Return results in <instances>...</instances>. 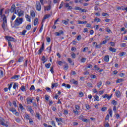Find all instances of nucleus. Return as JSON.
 <instances>
[{
  "mask_svg": "<svg viewBox=\"0 0 127 127\" xmlns=\"http://www.w3.org/2000/svg\"><path fill=\"white\" fill-rule=\"evenodd\" d=\"M20 77V75H14L11 78V79H14V81H17V80H18V79H19Z\"/></svg>",
  "mask_w": 127,
  "mask_h": 127,
  "instance_id": "423d86ee",
  "label": "nucleus"
},
{
  "mask_svg": "<svg viewBox=\"0 0 127 127\" xmlns=\"http://www.w3.org/2000/svg\"><path fill=\"white\" fill-rule=\"evenodd\" d=\"M28 111L30 112V114H32V115H33L34 111H33V110L31 109V107L30 106L28 107Z\"/></svg>",
  "mask_w": 127,
  "mask_h": 127,
  "instance_id": "412c9836",
  "label": "nucleus"
},
{
  "mask_svg": "<svg viewBox=\"0 0 127 127\" xmlns=\"http://www.w3.org/2000/svg\"><path fill=\"white\" fill-rule=\"evenodd\" d=\"M30 15L32 17H35V12L33 10L30 11Z\"/></svg>",
  "mask_w": 127,
  "mask_h": 127,
  "instance_id": "5701e85b",
  "label": "nucleus"
},
{
  "mask_svg": "<svg viewBox=\"0 0 127 127\" xmlns=\"http://www.w3.org/2000/svg\"><path fill=\"white\" fill-rule=\"evenodd\" d=\"M111 103L114 106H117L118 102L116 100H113Z\"/></svg>",
  "mask_w": 127,
  "mask_h": 127,
  "instance_id": "e433bc0d",
  "label": "nucleus"
},
{
  "mask_svg": "<svg viewBox=\"0 0 127 127\" xmlns=\"http://www.w3.org/2000/svg\"><path fill=\"white\" fill-rule=\"evenodd\" d=\"M59 86V84L57 83L52 84V89H54L55 87L56 88Z\"/></svg>",
  "mask_w": 127,
  "mask_h": 127,
  "instance_id": "2eb2a0df",
  "label": "nucleus"
},
{
  "mask_svg": "<svg viewBox=\"0 0 127 127\" xmlns=\"http://www.w3.org/2000/svg\"><path fill=\"white\" fill-rule=\"evenodd\" d=\"M70 83L74 84V85H78V81L75 80L74 79H71L70 80Z\"/></svg>",
  "mask_w": 127,
  "mask_h": 127,
  "instance_id": "ddd939ff",
  "label": "nucleus"
},
{
  "mask_svg": "<svg viewBox=\"0 0 127 127\" xmlns=\"http://www.w3.org/2000/svg\"><path fill=\"white\" fill-rule=\"evenodd\" d=\"M20 90L21 91H22V92H25L26 90H25V86H22L21 87H20Z\"/></svg>",
  "mask_w": 127,
  "mask_h": 127,
  "instance_id": "2f4dec72",
  "label": "nucleus"
},
{
  "mask_svg": "<svg viewBox=\"0 0 127 127\" xmlns=\"http://www.w3.org/2000/svg\"><path fill=\"white\" fill-rule=\"evenodd\" d=\"M75 10H82V8L79 7H75Z\"/></svg>",
  "mask_w": 127,
  "mask_h": 127,
  "instance_id": "0e129e2a",
  "label": "nucleus"
},
{
  "mask_svg": "<svg viewBox=\"0 0 127 127\" xmlns=\"http://www.w3.org/2000/svg\"><path fill=\"white\" fill-rule=\"evenodd\" d=\"M126 74L125 73L121 72L120 73L119 76L121 77H125Z\"/></svg>",
  "mask_w": 127,
  "mask_h": 127,
  "instance_id": "8fccbe9b",
  "label": "nucleus"
},
{
  "mask_svg": "<svg viewBox=\"0 0 127 127\" xmlns=\"http://www.w3.org/2000/svg\"><path fill=\"white\" fill-rule=\"evenodd\" d=\"M104 93H105L104 90L99 91L98 94L99 95H103V94H104Z\"/></svg>",
  "mask_w": 127,
  "mask_h": 127,
  "instance_id": "de8ad7c7",
  "label": "nucleus"
},
{
  "mask_svg": "<svg viewBox=\"0 0 127 127\" xmlns=\"http://www.w3.org/2000/svg\"><path fill=\"white\" fill-rule=\"evenodd\" d=\"M79 119L81 120V121H83V120H84V116L83 115H81L79 117Z\"/></svg>",
  "mask_w": 127,
  "mask_h": 127,
  "instance_id": "bf43d9fd",
  "label": "nucleus"
},
{
  "mask_svg": "<svg viewBox=\"0 0 127 127\" xmlns=\"http://www.w3.org/2000/svg\"><path fill=\"white\" fill-rule=\"evenodd\" d=\"M109 50H110V51H111V52L113 53H115L117 51V50L115 48H113V47L109 48Z\"/></svg>",
  "mask_w": 127,
  "mask_h": 127,
  "instance_id": "b1692460",
  "label": "nucleus"
},
{
  "mask_svg": "<svg viewBox=\"0 0 127 127\" xmlns=\"http://www.w3.org/2000/svg\"><path fill=\"white\" fill-rule=\"evenodd\" d=\"M104 60L105 62H109L110 61V56L106 55L104 58Z\"/></svg>",
  "mask_w": 127,
  "mask_h": 127,
  "instance_id": "9b49d317",
  "label": "nucleus"
},
{
  "mask_svg": "<svg viewBox=\"0 0 127 127\" xmlns=\"http://www.w3.org/2000/svg\"><path fill=\"white\" fill-rule=\"evenodd\" d=\"M94 21H96V22H101V19L96 17L94 19Z\"/></svg>",
  "mask_w": 127,
  "mask_h": 127,
  "instance_id": "f704fd0d",
  "label": "nucleus"
},
{
  "mask_svg": "<svg viewBox=\"0 0 127 127\" xmlns=\"http://www.w3.org/2000/svg\"><path fill=\"white\" fill-rule=\"evenodd\" d=\"M40 2L42 5H44V4L47 2V1H46V0H40Z\"/></svg>",
  "mask_w": 127,
  "mask_h": 127,
  "instance_id": "aec40b11",
  "label": "nucleus"
},
{
  "mask_svg": "<svg viewBox=\"0 0 127 127\" xmlns=\"http://www.w3.org/2000/svg\"><path fill=\"white\" fill-rule=\"evenodd\" d=\"M30 90H33L34 91V90H35V87H34V85H31V87L30 88Z\"/></svg>",
  "mask_w": 127,
  "mask_h": 127,
  "instance_id": "e2e57ef3",
  "label": "nucleus"
},
{
  "mask_svg": "<svg viewBox=\"0 0 127 127\" xmlns=\"http://www.w3.org/2000/svg\"><path fill=\"white\" fill-rule=\"evenodd\" d=\"M0 121L1 126H3V127H8V122L4 121V119L2 118H1Z\"/></svg>",
  "mask_w": 127,
  "mask_h": 127,
  "instance_id": "7ed1b4c3",
  "label": "nucleus"
},
{
  "mask_svg": "<svg viewBox=\"0 0 127 127\" xmlns=\"http://www.w3.org/2000/svg\"><path fill=\"white\" fill-rule=\"evenodd\" d=\"M15 14H17L19 17L24 15V11L20 9H17L15 10Z\"/></svg>",
  "mask_w": 127,
  "mask_h": 127,
  "instance_id": "f257e3e1",
  "label": "nucleus"
},
{
  "mask_svg": "<svg viewBox=\"0 0 127 127\" xmlns=\"http://www.w3.org/2000/svg\"><path fill=\"white\" fill-rule=\"evenodd\" d=\"M87 86H88V87H90L91 88H92L93 84H92L91 83H87Z\"/></svg>",
  "mask_w": 127,
  "mask_h": 127,
  "instance_id": "680f3d73",
  "label": "nucleus"
},
{
  "mask_svg": "<svg viewBox=\"0 0 127 127\" xmlns=\"http://www.w3.org/2000/svg\"><path fill=\"white\" fill-rule=\"evenodd\" d=\"M102 85H103V82H102V81H99L98 83H97V87L99 89H100V88H101V86H102Z\"/></svg>",
  "mask_w": 127,
  "mask_h": 127,
  "instance_id": "c85d7f7f",
  "label": "nucleus"
},
{
  "mask_svg": "<svg viewBox=\"0 0 127 127\" xmlns=\"http://www.w3.org/2000/svg\"><path fill=\"white\" fill-rule=\"evenodd\" d=\"M51 125L54 127H56V124H55V122H54V121H52L51 122Z\"/></svg>",
  "mask_w": 127,
  "mask_h": 127,
  "instance_id": "13d9d810",
  "label": "nucleus"
},
{
  "mask_svg": "<svg viewBox=\"0 0 127 127\" xmlns=\"http://www.w3.org/2000/svg\"><path fill=\"white\" fill-rule=\"evenodd\" d=\"M89 121L90 120L89 119H84L82 122H84V123H89Z\"/></svg>",
  "mask_w": 127,
  "mask_h": 127,
  "instance_id": "6e6d98bb",
  "label": "nucleus"
},
{
  "mask_svg": "<svg viewBox=\"0 0 127 127\" xmlns=\"http://www.w3.org/2000/svg\"><path fill=\"white\" fill-rule=\"evenodd\" d=\"M64 4V1H62L60 6H59V9H61V8H62V7H63V5Z\"/></svg>",
  "mask_w": 127,
  "mask_h": 127,
  "instance_id": "4c0bfd02",
  "label": "nucleus"
},
{
  "mask_svg": "<svg viewBox=\"0 0 127 127\" xmlns=\"http://www.w3.org/2000/svg\"><path fill=\"white\" fill-rule=\"evenodd\" d=\"M15 10V5L13 4L10 9V12H14V10Z\"/></svg>",
  "mask_w": 127,
  "mask_h": 127,
  "instance_id": "dca6fc26",
  "label": "nucleus"
},
{
  "mask_svg": "<svg viewBox=\"0 0 127 127\" xmlns=\"http://www.w3.org/2000/svg\"><path fill=\"white\" fill-rule=\"evenodd\" d=\"M102 97L103 99H107V100H111L112 99V95L109 96L108 94H105Z\"/></svg>",
  "mask_w": 127,
  "mask_h": 127,
  "instance_id": "0eeeda50",
  "label": "nucleus"
},
{
  "mask_svg": "<svg viewBox=\"0 0 127 127\" xmlns=\"http://www.w3.org/2000/svg\"><path fill=\"white\" fill-rule=\"evenodd\" d=\"M50 66H51V64L49 63V64H45V66L47 69H49L50 68Z\"/></svg>",
  "mask_w": 127,
  "mask_h": 127,
  "instance_id": "393cba45",
  "label": "nucleus"
},
{
  "mask_svg": "<svg viewBox=\"0 0 127 127\" xmlns=\"http://www.w3.org/2000/svg\"><path fill=\"white\" fill-rule=\"evenodd\" d=\"M71 57L72 58H76V54L74 53H73L72 54H71Z\"/></svg>",
  "mask_w": 127,
  "mask_h": 127,
  "instance_id": "69168bd1",
  "label": "nucleus"
},
{
  "mask_svg": "<svg viewBox=\"0 0 127 127\" xmlns=\"http://www.w3.org/2000/svg\"><path fill=\"white\" fill-rule=\"evenodd\" d=\"M94 102H96V101H97V102H99L100 101V97L98 95H95L94 96Z\"/></svg>",
  "mask_w": 127,
  "mask_h": 127,
  "instance_id": "6ab92c4d",
  "label": "nucleus"
},
{
  "mask_svg": "<svg viewBox=\"0 0 127 127\" xmlns=\"http://www.w3.org/2000/svg\"><path fill=\"white\" fill-rule=\"evenodd\" d=\"M121 47H126L127 46V44L126 43H122L120 45Z\"/></svg>",
  "mask_w": 127,
  "mask_h": 127,
  "instance_id": "4d7b16f0",
  "label": "nucleus"
},
{
  "mask_svg": "<svg viewBox=\"0 0 127 127\" xmlns=\"http://www.w3.org/2000/svg\"><path fill=\"white\" fill-rule=\"evenodd\" d=\"M37 23H38V18H35L34 20V25H37Z\"/></svg>",
  "mask_w": 127,
  "mask_h": 127,
  "instance_id": "cd10ccee",
  "label": "nucleus"
},
{
  "mask_svg": "<svg viewBox=\"0 0 127 127\" xmlns=\"http://www.w3.org/2000/svg\"><path fill=\"white\" fill-rule=\"evenodd\" d=\"M44 50V45L43 44L41 48L38 51V54H40Z\"/></svg>",
  "mask_w": 127,
  "mask_h": 127,
  "instance_id": "9d476101",
  "label": "nucleus"
},
{
  "mask_svg": "<svg viewBox=\"0 0 127 127\" xmlns=\"http://www.w3.org/2000/svg\"><path fill=\"white\" fill-rule=\"evenodd\" d=\"M123 6H117V9H118V10H121V9H123Z\"/></svg>",
  "mask_w": 127,
  "mask_h": 127,
  "instance_id": "052dcab7",
  "label": "nucleus"
},
{
  "mask_svg": "<svg viewBox=\"0 0 127 127\" xmlns=\"http://www.w3.org/2000/svg\"><path fill=\"white\" fill-rule=\"evenodd\" d=\"M9 111H10V112H12V114H15V112L16 111V110L15 109V108H11L9 109Z\"/></svg>",
  "mask_w": 127,
  "mask_h": 127,
  "instance_id": "4be33fe9",
  "label": "nucleus"
},
{
  "mask_svg": "<svg viewBox=\"0 0 127 127\" xmlns=\"http://www.w3.org/2000/svg\"><path fill=\"white\" fill-rule=\"evenodd\" d=\"M36 10H38V11H40L41 10V5L40 4V2L38 1L36 2Z\"/></svg>",
  "mask_w": 127,
  "mask_h": 127,
  "instance_id": "20e7f679",
  "label": "nucleus"
},
{
  "mask_svg": "<svg viewBox=\"0 0 127 127\" xmlns=\"http://www.w3.org/2000/svg\"><path fill=\"white\" fill-rule=\"evenodd\" d=\"M62 86L67 88V89H70V88H71V85L64 83L62 84Z\"/></svg>",
  "mask_w": 127,
  "mask_h": 127,
  "instance_id": "1a4fd4ad",
  "label": "nucleus"
},
{
  "mask_svg": "<svg viewBox=\"0 0 127 127\" xmlns=\"http://www.w3.org/2000/svg\"><path fill=\"white\" fill-rule=\"evenodd\" d=\"M22 22H23V18L17 17L15 20V25L19 26L20 24H22Z\"/></svg>",
  "mask_w": 127,
  "mask_h": 127,
  "instance_id": "f03ea898",
  "label": "nucleus"
},
{
  "mask_svg": "<svg viewBox=\"0 0 127 127\" xmlns=\"http://www.w3.org/2000/svg\"><path fill=\"white\" fill-rule=\"evenodd\" d=\"M81 39H82V36L81 35H78L77 37V40L78 41H80V40H81Z\"/></svg>",
  "mask_w": 127,
  "mask_h": 127,
  "instance_id": "603ef678",
  "label": "nucleus"
},
{
  "mask_svg": "<svg viewBox=\"0 0 127 127\" xmlns=\"http://www.w3.org/2000/svg\"><path fill=\"white\" fill-rule=\"evenodd\" d=\"M68 62H69V63H70V64H71V65H74V63L72 62V59L68 58L67 59Z\"/></svg>",
  "mask_w": 127,
  "mask_h": 127,
  "instance_id": "473e14b6",
  "label": "nucleus"
},
{
  "mask_svg": "<svg viewBox=\"0 0 127 127\" xmlns=\"http://www.w3.org/2000/svg\"><path fill=\"white\" fill-rule=\"evenodd\" d=\"M31 28V25H27L26 27L27 30H29Z\"/></svg>",
  "mask_w": 127,
  "mask_h": 127,
  "instance_id": "37998d69",
  "label": "nucleus"
},
{
  "mask_svg": "<svg viewBox=\"0 0 127 127\" xmlns=\"http://www.w3.org/2000/svg\"><path fill=\"white\" fill-rule=\"evenodd\" d=\"M47 50L48 52H51V47H49L47 48Z\"/></svg>",
  "mask_w": 127,
  "mask_h": 127,
  "instance_id": "774afa93",
  "label": "nucleus"
},
{
  "mask_svg": "<svg viewBox=\"0 0 127 127\" xmlns=\"http://www.w3.org/2000/svg\"><path fill=\"white\" fill-rule=\"evenodd\" d=\"M25 18H26L27 21H28L29 22H31V20L30 19V16H29V15H26Z\"/></svg>",
  "mask_w": 127,
  "mask_h": 127,
  "instance_id": "a211bd4d",
  "label": "nucleus"
},
{
  "mask_svg": "<svg viewBox=\"0 0 127 127\" xmlns=\"http://www.w3.org/2000/svg\"><path fill=\"white\" fill-rule=\"evenodd\" d=\"M102 45H103V44L102 43H100V44L98 45V44H96V45L95 46V48L97 49H100L101 47H102Z\"/></svg>",
  "mask_w": 127,
  "mask_h": 127,
  "instance_id": "a878e982",
  "label": "nucleus"
},
{
  "mask_svg": "<svg viewBox=\"0 0 127 127\" xmlns=\"http://www.w3.org/2000/svg\"><path fill=\"white\" fill-rule=\"evenodd\" d=\"M17 87H18V85H17L16 83H14L13 86V89L16 90Z\"/></svg>",
  "mask_w": 127,
  "mask_h": 127,
  "instance_id": "58836bf2",
  "label": "nucleus"
},
{
  "mask_svg": "<svg viewBox=\"0 0 127 127\" xmlns=\"http://www.w3.org/2000/svg\"><path fill=\"white\" fill-rule=\"evenodd\" d=\"M62 22L63 23H64V24H65V25H67V24H68V21L65 20H62Z\"/></svg>",
  "mask_w": 127,
  "mask_h": 127,
  "instance_id": "49530a36",
  "label": "nucleus"
},
{
  "mask_svg": "<svg viewBox=\"0 0 127 127\" xmlns=\"http://www.w3.org/2000/svg\"><path fill=\"white\" fill-rule=\"evenodd\" d=\"M96 75L92 74L90 75L91 79H96Z\"/></svg>",
  "mask_w": 127,
  "mask_h": 127,
  "instance_id": "864d4df0",
  "label": "nucleus"
},
{
  "mask_svg": "<svg viewBox=\"0 0 127 127\" xmlns=\"http://www.w3.org/2000/svg\"><path fill=\"white\" fill-rule=\"evenodd\" d=\"M50 16H51V15L50 14H46L45 15L44 18H43V20H45V19H47V18H49V17H50Z\"/></svg>",
  "mask_w": 127,
  "mask_h": 127,
  "instance_id": "bb28decb",
  "label": "nucleus"
},
{
  "mask_svg": "<svg viewBox=\"0 0 127 127\" xmlns=\"http://www.w3.org/2000/svg\"><path fill=\"white\" fill-rule=\"evenodd\" d=\"M64 32L63 31H60L59 32H56L55 35L57 36H60V35H63Z\"/></svg>",
  "mask_w": 127,
  "mask_h": 127,
  "instance_id": "f8f14e48",
  "label": "nucleus"
},
{
  "mask_svg": "<svg viewBox=\"0 0 127 127\" xmlns=\"http://www.w3.org/2000/svg\"><path fill=\"white\" fill-rule=\"evenodd\" d=\"M27 104H30V103H32V100L31 99L28 98L27 99Z\"/></svg>",
  "mask_w": 127,
  "mask_h": 127,
  "instance_id": "c03bdc74",
  "label": "nucleus"
},
{
  "mask_svg": "<svg viewBox=\"0 0 127 127\" xmlns=\"http://www.w3.org/2000/svg\"><path fill=\"white\" fill-rule=\"evenodd\" d=\"M127 54L126 52H122L120 54V56L122 57V56H125V55H126Z\"/></svg>",
  "mask_w": 127,
  "mask_h": 127,
  "instance_id": "3c124183",
  "label": "nucleus"
},
{
  "mask_svg": "<svg viewBox=\"0 0 127 127\" xmlns=\"http://www.w3.org/2000/svg\"><path fill=\"white\" fill-rule=\"evenodd\" d=\"M116 95L117 98H121V92L120 91H116Z\"/></svg>",
  "mask_w": 127,
  "mask_h": 127,
  "instance_id": "f3484780",
  "label": "nucleus"
},
{
  "mask_svg": "<svg viewBox=\"0 0 127 127\" xmlns=\"http://www.w3.org/2000/svg\"><path fill=\"white\" fill-rule=\"evenodd\" d=\"M3 23H4V24H6L7 23V21H6V16H4L3 17Z\"/></svg>",
  "mask_w": 127,
  "mask_h": 127,
  "instance_id": "c756f323",
  "label": "nucleus"
},
{
  "mask_svg": "<svg viewBox=\"0 0 127 127\" xmlns=\"http://www.w3.org/2000/svg\"><path fill=\"white\" fill-rule=\"evenodd\" d=\"M23 61V57H21L18 59V62L20 63Z\"/></svg>",
  "mask_w": 127,
  "mask_h": 127,
  "instance_id": "72a5a7b5",
  "label": "nucleus"
},
{
  "mask_svg": "<svg viewBox=\"0 0 127 127\" xmlns=\"http://www.w3.org/2000/svg\"><path fill=\"white\" fill-rule=\"evenodd\" d=\"M2 27L3 29H5L6 28V24H4V23H3L2 25Z\"/></svg>",
  "mask_w": 127,
  "mask_h": 127,
  "instance_id": "09e8293b",
  "label": "nucleus"
},
{
  "mask_svg": "<svg viewBox=\"0 0 127 127\" xmlns=\"http://www.w3.org/2000/svg\"><path fill=\"white\" fill-rule=\"evenodd\" d=\"M102 112H106L107 111V107H104L101 109Z\"/></svg>",
  "mask_w": 127,
  "mask_h": 127,
  "instance_id": "5fc2aeb1",
  "label": "nucleus"
},
{
  "mask_svg": "<svg viewBox=\"0 0 127 127\" xmlns=\"http://www.w3.org/2000/svg\"><path fill=\"white\" fill-rule=\"evenodd\" d=\"M19 108L21 111H23V110H24V108H23V106H22V104H19Z\"/></svg>",
  "mask_w": 127,
  "mask_h": 127,
  "instance_id": "ea45409f",
  "label": "nucleus"
},
{
  "mask_svg": "<svg viewBox=\"0 0 127 127\" xmlns=\"http://www.w3.org/2000/svg\"><path fill=\"white\" fill-rule=\"evenodd\" d=\"M50 4H51V1L50 2L49 5L44 6L45 10L48 11V10H50V9H51V5Z\"/></svg>",
  "mask_w": 127,
  "mask_h": 127,
  "instance_id": "6e6552de",
  "label": "nucleus"
},
{
  "mask_svg": "<svg viewBox=\"0 0 127 127\" xmlns=\"http://www.w3.org/2000/svg\"><path fill=\"white\" fill-rule=\"evenodd\" d=\"M123 81H124V79H122V78H120L117 79V80L116 81V83L117 84H119V83H122V82H123Z\"/></svg>",
  "mask_w": 127,
  "mask_h": 127,
  "instance_id": "7c9ffc66",
  "label": "nucleus"
},
{
  "mask_svg": "<svg viewBox=\"0 0 127 127\" xmlns=\"http://www.w3.org/2000/svg\"><path fill=\"white\" fill-rule=\"evenodd\" d=\"M45 100H46V101H49V96L48 95H45Z\"/></svg>",
  "mask_w": 127,
  "mask_h": 127,
  "instance_id": "338daca9",
  "label": "nucleus"
},
{
  "mask_svg": "<svg viewBox=\"0 0 127 127\" xmlns=\"http://www.w3.org/2000/svg\"><path fill=\"white\" fill-rule=\"evenodd\" d=\"M46 90L47 92H48V93H51V89L49 87L46 88Z\"/></svg>",
  "mask_w": 127,
  "mask_h": 127,
  "instance_id": "a18cd8bd",
  "label": "nucleus"
},
{
  "mask_svg": "<svg viewBox=\"0 0 127 127\" xmlns=\"http://www.w3.org/2000/svg\"><path fill=\"white\" fill-rule=\"evenodd\" d=\"M105 29L106 31L108 32V33H111L112 32V31L109 28V27L106 28Z\"/></svg>",
  "mask_w": 127,
  "mask_h": 127,
  "instance_id": "c9c22d12",
  "label": "nucleus"
},
{
  "mask_svg": "<svg viewBox=\"0 0 127 127\" xmlns=\"http://www.w3.org/2000/svg\"><path fill=\"white\" fill-rule=\"evenodd\" d=\"M68 68H69V65H68V64H67L64 67V69L65 70H68Z\"/></svg>",
  "mask_w": 127,
  "mask_h": 127,
  "instance_id": "a19ab883",
  "label": "nucleus"
},
{
  "mask_svg": "<svg viewBox=\"0 0 127 127\" xmlns=\"http://www.w3.org/2000/svg\"><path fill=\"white\" fill-rule=\"evenodd\" d=\"M5 38L6 40H8V42H9V41H14V38L12 37L6 36Z\"/></svg>",
  "mask_w": 127,
  "mask_h": 127,
  "instance_id": "39448f33",
  "label": "nucleus"
},
{
  "mask_svg": "<svg viewBox=\"0 0 127 127\" xmlns=\"http://www.w3.org/2000/svg\"><path fill=\"white\" fill-rule=\"evenodd\" d=\"M27 31L24 30L22 32L20 33L21 35H25V33H26Z\"/></svg>",
  "mask_w": 127,
  "mask_h": 127,
  "instance_id": "79ce46f5",
  "label": "nucleus"
},
{
  "mask_svg": "<svg viewBox=\"0 0 127 127\" xmlns=\"http://www.w3.org/2000/svg\"><path fill=\"white\" fill-rule=\"evenodd\" d=\"M41 60L43 61V64H44L47 61V59L46 58V57L44 56H43L41 59Z\"/></svg>",
  "mask_w": 127,
  "mask_h": 127,
  "instance_id": "4468645a",
  "label": "nucleus"
}]
</instances>
